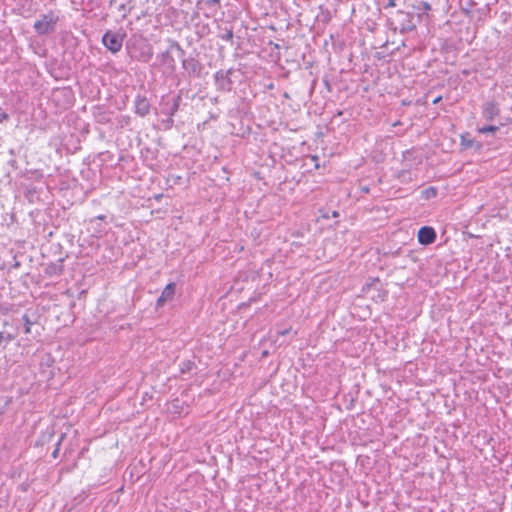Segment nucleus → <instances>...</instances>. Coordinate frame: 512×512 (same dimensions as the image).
I'll return each instance as SVG.
<instances>
[{
    "instance_id": "obj_1",
    "label": "nucleus",
    "mask_w": 512,
    "mask_h": 512,
    "mask_svg": "<svg viewBox=\"0 0 512 512\" xmlns=\"http://www.w3.org/2000/svg\"><path fill=\"white\" fill-rule=\"evenodd\" d=\"M421 15L415 14L412 12H405L403 10H398L395 14V22L396 26L394 30H399L401 34H406L416 29L418 23L420 22Z\"/></svg>"
},
{
    "instance_id": "obj_2",
    "label": "nucleus",
    "mask_w": 512,
    "mask_h": 512,
    "mask_svg": "<svg viewBox=\"0 0 512 512\" xmlns=\"http://www.w3.org/2000/svg\"><path fill=\"white\" fill-rule=\"evenodd\" d=\"M58 20V15H56L53 11H50L47 14H43L41 19L34 23L33 28L39 35L50 34L55 31Z\"/></svg>"
},
{
    "instance_id": "obj_3",
    "label": "nucleus",
    "mask_w": 512,
    "mask_h": 512,
    "mask_svg": "<svg viewBox=\"0 0 512 512\" xmlns=\"http://www.w3.org/2000/svg\"><path fill=\"white\" fill-rule=\"evenodd\" d=\"M124 35L107 31L102 37L103 45L112 53H117L123 45Z\"/></svg>"
},
{
    "instance_id": "obj_4",
    "label": "nucleus",
    "mask_w": 512,
    "mask_h": 512,
    "mask_svg": "<svg viewBox=\"0 0 512 512\" xmlns=\"http://www.w3.org/2000/svg\"><path fill=\"white\" fill-rule=\"evenodd\" d=\"M233 70H219L215 73V81L218 89L222 91H230L231 90V84L232 81L230 79V75L232 74Z\"/></svg>"
},
{
    "instance_id": "obj_5",
    "label": "nucleus",
    "mask_w": 512,
    "mask_h": 512,
    "mask_svg": "<svg viewBox=\"0 0 512 512\" xmlns=\"http://www.w3.org/2000/svg\"><path fill=\"white\" fill-rule=\"evenodd\" d=\"M436 239V232L432 227L423 226L418 231V242L422 245H430Z\"/></svg>"
},
{
    "instance_id": "obj_6",
    "label": "nucleus",
    "mask_w": 512,
    "mask_h": 512,
    "mask_svg": "<svg viewBox=\"0 0 512 512\" xmlns=\"http://www.w3.org/2000/svg\"><path fill=\"white\" fill-rule=\"evenodd\" d=\"M135 113L140 117H145L150 113V102L143 95H137L134 102Z\"/></svg>"
},
{
    "instance_id": "obj_7",
    "label": "nucleus",
    "mask_w": 512,
    "mask_h": 512,
    "mask_svg": "<svg viewBox=\"0 0 512 512\" xmlns=\"http://www.w3.org/2000/svg\"><path fill=\"white\" fill-rule=\"evenodd\" d=\"M500 113L498 103L494 100L488 101L483 105L482 116L487 121H493Z\"/></svg>"
},
{
    "instance_id": "obj_8",
    "label": "nucleus",
    "mask_w": 512,
    "mask_h": 512,
    "mask_svg": "<svg viewBox=\"0 0 512 512\" xmlns=\"http://www.w3.org/2000/svg\"><path fill=\"white\" fill-rule=\"evenodd\" d=\"M183 68L189 73V75H199L201 72V64L194 57L182 59Z\"/></svg>"
},
{
    "instance_id": "obj_9",
    "label": "nucleus",
    "mask_w": 512,
    "mask_h": 512,
    "mask_svg": "<svg viewBox=\"0 0 512 512\" xmlns=\"http://www.w3.org/2000/svg\"><path fill=\"white\" fill-rule=\"evenodd\" d=\"M176 284L169 283L162 291L160 297L157 299V307H162L168 300H171L175 294Z\"/></svg>"
},
{
    "instance_id": "obj_10",
    "label": "nucleus",
    "mask_w": 512,
    "mask_h": 512,
    "mask_svg": "<svg viewBox=\"0 0 512 512\" xmlns=\"http://www.w3.org/2000/svg\"><path fill=\"white\" fill-rule=\"evenodd\" d=\"M218 37L224 41L232 42L234 37L232 26H229L228 23H224V25H218Z\"/></svg>"
},
{
    "instance_id": "obj_11",
    "label": "nucleus",
    "mask_w": 512,
    "mask_h": 512,
    "mask_svg": "<svg viewBox=\"0 0 512 512\" xmlns=\"http://www.w3.org/2000/svg\"><path fill=\"white\" fill-rule=\"evenodd\" d=\"M172 49H175V50L178 52V56H179L180 58H183V57H184V55H185V51L182 49V47H181V46L179 45V43H178V42H176V41H173V42L171 43L170 48H169L165 53H163V57H164V58H169V57H170V51H171Z\"/></svg>"
},
{
    "instance_id": "obj_12",
    "label": "nucleus",
    "mask_w": 512,
    "mask_h": 512,
    "mask_svg": "<svg viewBox=\"0 0 512 512\" xmlns=\"http://www.w3.org/2000/svg\"><path fill=\"white\" fill-rule=\"evenodd\" d=\"M196 367L195 363L191 360L183 361L180 364V372L182 374L191 372Z\"/></svg>"
},
{
    "instance_id": "obj_13",
    "label": "nucleus",
    "mask_w": 512,
    "mask_h": 512,
    "mask_svg": "<svg viewBox=\"0 0 512 512\" xmlns=\"http://www.w3.org/2000/svg\"><path fill=\"white\" fill-rule=\"evenodd\" d=\"M499 130V127L498 126H495V125H488V126H483L481 128H478V131L482 134H487V133H492L494 134L495 132H497Z\"/></svg>"
},
{
    "instance_id": "obj_14",
    "label": "nucleus",
    "mask_w": 512,
    "mask_h": 512,
    "mask_svg": "<svg viewBox=\"0 0 512 512\" xmlns=\"http://www.w3.org/2000/svg\"><path fill=\"white\" fill-rule=\"evenodd\" d=\"M181 102V96H177L173 99V105L169 111V115L173 116L178 111Z\"/></svg>"
},
{
    "instance_id": "obj_15",
    "label": "nucleus",
    "mask_w": 512,
    "mask_h": 512,
    "mask_svg": "<svg viewBox=\"0 0 512 512\" xmlns=\"http://www.w3.org/2000/svg\"><path fill=\"white\" fill-rule=\"evenodd\" d=\"M22 320L24 322V332L26 334L31 333V326L33 325V322L30 320L29 316L27 314H24L22 317Z\"/></svg>"
},
{
    "instance_id": "obj_16",
    "label": "nucleus",
    "mask_w": 512,
    "mask_h": 512,
    "mask_svg": "<svg viewBox=\"0 0 512 512\" xmlns=\"http://www.w3.org/2000/svg\"><path fill=\"white\" fill-rule=\"evenodd\" d=\"M474 143H475V141L472 139H468L465 136L461 137V145L464 148H471V147H473Z\"/></svg>"
},
{
    "instance_id": "obj_17",
    "label": "nucleus",
    "mask_w": 512,
    "mask_h": 512,
    "mask_svg": "<svg viewBox=\"0 0 512 512\" xmlns=\"http://www.w3.org/2000/svg\"><path fill=\"white\" fill-rule=\"evenodd\" d=\"M10 119L9 114L0 107V123H4Z\"/></svg>"
},
{
    "instance_id": "obj_18",
    "label": "nucleus",
    "mask_w": 512,
    "mask_h": 512,
    "mask_svg": "<svg viewBox=\"0 0 512 512\" xmlns=\"http://www.w3.org/2000/svg\"><path fill=\"white\" fill-rule=\"evenodd\" d=\"M418 10H423V11H429L431 10V6L428 2L426 1H421L419 6L417 7Z\"/></svg>"
},
{
    "instance_id": "obj_19",
    "label": "nucleus",
    "mask_w": 512,
    "mask_h": 512,
    "mask_svg": "<svg viewBox=\"0 0 512 512\" xmlns=\"http://www.w3.org/2000/svg\"><path fill=\"white\" fill-rule=\"evenodd\" d=\"M64 436H65L64 434L61 435V437H60V439H59V441H58V443L56 445V448L52 452V457L53 458H57L58 457V455H59V447H60L61 441L64 438Z\"/></svg>"
},
{
    "instance_id": "obj_20",
    "label": "nucleus",
    "mask_w": 512,
    "mask_h": 512,
    "mask_svg": "<svg viewBox=\"0 0 512 512\" xmlns=\"http://www.w3.org/2000/svg\"><path fill=\"white\" fill-rule=\"evenodd\" d=\"M425 192H426V194H427V197H429V195H430V194H431V195H433V196H435V195H436V189H435V188H433V187H430V188H429V189H427Z\"/></svg>"
},
{
    "instance_id": "obj_21",
    "label": "nucleus",
    "mask_w": 512,
    "mask_h": 512,
    "mask_svg": "<svg viewBox=\"0 0 512 512\" xmlns=\"http://www.w3.org/2000/svg\"><path fill=\"white\" fill-rule=\"evenodd\" d=\"M290 332V328H287V329H283L281 331H278V334L281 335V336H285L287 335L288 333Z\"/></svg>"
},
{
    "instance_id": "obj_22",
    "label": "nucleus",
    "mask_w": 512,
    "mask_h": 512,
    "mask_svg": "<svg viewBox=\"0 0 512 512\" xmlns=\"http://www.w3.org/2000/svg\"><path fill=\"white\" fill-rule=\"evenodd\" d=\"M397 5L396 0H388L387 7H395Z\"/></svg>"
},
{
    "instance_id": "obj_23",
    "label": "nucleus",
    "mask_w": 512,
    "mask_h": 512,
    "mask_svg": "<svg viewBox=\"0 0 512 512\" xmlns=\"http://www.w3.org/2000/svg\"><path fill=\"white\" fill-rule=\"evenodd\" d=\"M13 340V336L10 334L5 335L4 342L9 343Z\"/></svg>"
},
{
    "instance_id": "obj_24",
    "label": "nucleus",
    "mask_w": 512,
    "mask_h": 512,
    "mask_svg": "<svg viewBox=\"0 0 512 512\" xmlns=\"http://www.w3.org/2000/svg\"><path fill=\"white\" fill-rule=\"evenodd\" d=\"M119 10L124 12L123 16L125 17L126 16V5L125 4H121L119 6Z\"/></svg>"
},
{
    "instance_id": "obj_25",
    "label": "nucleus",
    "mask_w": 512,
    "mask_h": 512,
    "mask_svg": "<svg viewBox=\"0 0 512 512\" xmlns=\"http://www.w3.org/2000/svg\"><path fill=\"white\" fill-rule=\"evenodd\" d=\"M220 0H207V4L209 5H215L218 4Z\"/></svg>"
},
{
    "instance_id": "obj_26",
    "label": "nucleus",
    "mask_w": 512,
    "mask_h": 512,
    "mask_svg": "<svg viewBox=\"0 0 512 512\" xmlns=\"http://www.w3.org/2000/svg\"><path fill=\"white\" fill-rule=\"evenodd\" d=\"M4 339H5L4 333L0 332V346L3 344Z\"/></svg>"
},
{
    "instance_id": "obj_27",
    "label": "nucleus",
    "mask_w": 512,
    "mask_h": 512,
    "mask_svg": "<svg viewBox=\"0 0 512 512\" xmlns=\"http://www.w3.org/2000/svg\"><path fill=\"white\" fill-rule=\"evenodd\" d=\"M442 97L439 96L433 100V104H438L441 101Z\"/></svg>"
},
{
    "instance_id": "obj_28",
    "label": "nucleus",
    "mask_w": 512,
    "mask_h": 512,
    "mask_svg": "<svg viewBox=\"0 0 512 512\" xmlns=\"http://www.w3.org/2000/svg\"><path fill=\"white\" fill-rule=\"evenodd\" d=\"M333 216H334V217L338 216V213H337V212H334V213H333Z\"/></svg>"
}]
</instances>
